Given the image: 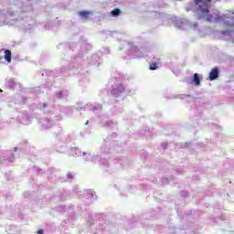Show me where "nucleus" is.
Wrapping results in <instances>:
<instances>
[{
    "instance_id": "f257e3e1",
    "label": "nucleus",
    "mask_w": 234,
    "mask_h": 234,
    "mask_svg": "<svg viewBox=\"0 0 234 234\" xmlns=\"http://www.w3.org/2000/svg\"><path fill=\"white\" fill-rule=\"evenodd\" d=\"M196 5L199 6L201 11V17H204L206 21H213V16L209 15V8L211 7V0H196Z\"/></svg>"
},
{
    "instance_id": "f03ea898",
    "label": "nucleus",
    "mask_w": 234,
    "mask_h": 234,
    "mask_svg": "<svg viewBox=\"0 0 234 234\" xmlns=\"http://www.w3.org/2000/svg\"><path fill=\"white\" fill-rule=\"evenodd\" d=\"M218 78V68H213L209 73V80L213 81V80H217Z\"/></svg>"
},
{
    "instance_id": "7ed1b4c3",
    "label": "nucleus",
    "mask_w": 234,
    "mask_h": 234,
    "mask_svg": "<svg viewBox=\"0 0 234 234\" xmlns=\"http://www.w3.org/2000/svg\"><path fill=\"white\" fill-rule=\"evenodd\" d=\"M4 58L5 59V61H7V63H11L12 62V51L10 49H5L4 51Z\"/></svg>"
},
{
    "instance_id": "20e7f679",
    "label": "nucleus",
    "mask_w": 234,
    "mask_h": 234,
    "mask_svg": "<svg viewBox=\"0 0 234 234\" xmlns=\"http://www.w3.org/2000/svg\"><path fill=\"white\" fill-rule=\"evenodd\" d=\"M122 92H125V88H123V85L122 84H119L112 90V94H122Z\"/></svg>"
},
{
    "instance_id": "39448f33",
    "label": "nucleus",
    "mask_w": 234,
    "mask_h": 234,
    "mask_svg": "<svg viewBox=\"0 0 234 234\" xmlns=\"http://www.w3.org/2000/svg\"><path fill=\"white\" fill-rule=\"evenodd\" d=\"M193 81L197 87L198 85H200V76L198 75V73L194 74Z\"/></svg>"
},
{
    "instance_id": "423d86ee",
    "label": "nucleus",
    "mask_w": 234,
    "mask_h": 234,
    "mask_svg": "<svg viewBox=\"0 0 234 234\" xmlns=\"http://www.w3.org/2000/svg\"><path fill=\"white\" fill-rule=\"evenodd\" d=\"M160 63V59H157V62H152L150 64V70H156L158 69V64Z\"/></svg>"
},
{
    "instance_id": "0eeeda50",
    "label": "nucleus",
    "mask_w": 234,
    "mask_h": 234,
    "mask_svg": "<svg viewBox=\"0 0 234 234\" xmlns=\"http://www.w3.org/2000/svg\"><path fill=\"white\" fill-rule=\"evenodd\" d=\"M89 14H90L88 11H80L79 12V16H80V17H84V19H88L89 18Z\"/></svg>"
},
{
    "instance_id": "6e6552de",
    "label": "nucleus",
    "mask_w": 234,
    "mask_h": 234,
    "mask_svg": "<svg viewBox=\"0 0 234 234\" xmlns=\"http://www.w3.org/2000/svg\"><path fill=\"white\" fill-rule=\"evenodd\" d=\"M119 14H122V11L118 8H115L112 11V16H113L114 17H116V16H118Z\"/></svg>"
},
{
    "instance_id": "1a4fd4ad",
    "label": "nucleus",
    "mask_w": 234,
    "mask_h": 234,
    "mask_svg": "<svg viewBox=\"0 0 234 234\" xmlns=\"http://www.w3.org/2000/svg\"><path fill=\"white\" fill-rule=\"evenodd\" d=\"M67 177L68 178H74V175H72L71 173H68Z\"/></svg>"
},
{
    "instance_id": "9d476101",
    "label": "nucleus",
    "mask_w": 234,
    "mask_h": 234,
    "mask_svg": "<svg viewBox=\"0 0 234 234\" xmlns=\"http://www.w3.org/2000/svg\"><path fill=\"white\" fill-rule=\"evenodd\" d=\"M37 234H43L44 232H43V229H39V230H37Z\"/></svg>"
},
{
    "instance_id": "9b49d317",
    "label": "nucleus",
    "mask_w": 234,
    "mask_h": 234,
    "mask_svg": "<svg viewBox=\"0 0 234 234\" xmlns=\"http://www.w3.org/2000/svg\"><path fill=\"white\" fill-rule=\"evenodd\" d=\"M3 59V57H0V60Z\"/></svg>"
}]
</instances>
